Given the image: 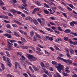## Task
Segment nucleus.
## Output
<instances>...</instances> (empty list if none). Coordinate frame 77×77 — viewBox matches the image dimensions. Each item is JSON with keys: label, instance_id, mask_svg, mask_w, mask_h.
<instances>
[{"label": "nucleus", "instance_id": "obj_1", "mask_svg": "<svg viewBox=\"0 0 77 77\" xmlns=\"http://www.w3.org/2000/svg\"><path fill=\"white\" fill-rule=\"evenodd\" d=\"M28 59L30 61H36L37 60V58L34 57V56L30 54H29L28 56Z\"/></svg>", "mask_w": 77, "mask_h": 77}, {"label": "nucleus", "instance_id": "obj_2", "mask_svg": "<svg viewBox=\"0 0 77 77\" xmlns=\"http://www.w3.org/2000/svg\"><path fill=\"white\" fill-rule=\"evenodd\" d=\"M55 67L57 68V70L59 71V72H60V73L62 72V71H61V70L62 71H63V69L64 68L63 66L60 64L58 65V66H55Z\"/></svg>", "mask_w": 77, "mask_h": 77}, {"label": "nucleus", "instance_id": "obj_3", "mask_svg": "<svg viewBox=\"0 0 77 77\" xmlns=\"http://www.w3.org/2000/svg\"><path fill=\"white\" fill-rule=\"evenodd\" d=\"M67 65L69 66H70V65L72 64V61L71 60H68L67 61Z\"/></svg>", "mask_w": 77, "mask_h": 77}, {"label": "nucleus", "instance_id": "obj_4", "mask_svg": "<svg viewBox=\"0 0 77 77\" xmlns=\"http://www.w3.org/2000/svg\"><path fill=\"white\" fill-rule=\"evenodd\" d=\"M3 35L5 36H7L8 38H11L12 36L11 35L7 33L3 34Z\"/></svg>", "mask_w": 77, "mask_h": 77}, {"label": "nucleus", "instance_id": "obj_5", "mask_svg": "<svg viewBox=\"0 0 77 77\" xmlns=\"http://www.w3.org/2000/svg\"><path fill=\"white\" fill-rule=\"evenodd\" d=\"M10 11L11 12H12L14 15H17V14H16V13H17V11L14 9H11L10 10Z\"/></svg>", "mask_w": 77, "mask_h": 77}, {"label": "nucleus", "instance_id": "obj_6", "mask_svg": "<svg viewBox=\"0 0 77 77\" xmlns=\"http://www.w3.org/2000/svg\"><path fill=\"white\" fill-rule=\"evenodd\" d=\"M57 59H60V60H63V62H65L66 63H67V60H65L62 58H61L60 57H57Z\"/></svg>", "mask_w": 77, "mask_h": 77}, {"label": "nucleus", "instance_id": "obj_7", "mask_svg": "<svg viewBox=\"0 0 77 77\" xmlns=\"http://www.w3.org/2000/svg\"><path fill=\"white\" fill-rule=\"evenodd\" d=\"M14 23H16V24H19V25H20V26H24V25L23 24L21 23H20L18 21L14 20Z\"/></svg>", "mask_w": 77, "mask_h": 77}, {"label": "nucleus", "instance_id": "obj_8", "mask_svg": "<svg viewBox=\"0 0 77 77\" xmlns=\"http://www.w3.org/2000/svg\"><path fill=\"white\" fill-rule=\"evenodd\" d=\"M20 48H22V49H27L29 48V47L26 46H21Z\"/></svg>", "mask_w": 77, "mask_h": 77}, {"label": "nucleus", "instance_id": "obj_9", "mask_svg": "<svg viewBox=\"0 0 77 77\" xmlns=\"http://www.w3.org/2000/svg\"><path fill=\"white\" fill-rule=\"evenodd\" d=\"M32 67L33 68V69L35 71H39V69L36 67L34 65H32Z\"/></svg>", "mask_w": 77, "mask_h": 77}, {"label": "nucleus", "instance_id": "obj_10", "mask_svg": "<svg viewBox=\"0 0 77 77\" xmlns=\"http://www.w3.org/2000/svg\"><path fill=\"white\" fill-rule=\"evenodd\" d=\"M15 65L16 66H18L20 69H21V68H20V63H18L17 62H16L15 63Z\"/></svg>", "mask_w": 77, "mask_h": 77}, {"label": "nucleus", "instance_id": "obj_11", "mask_svg": "<svg viewBox=\"0 0 77 77\" xmlns=\"http://www.w3.org/2000/svg\"><path fill=\"white\" fill-rule=\"evenodd\" d=\"M20 45H24V42L21 41H18L17 42Z\"/></svg>", "mask_w": 77, "mask_h": 77}, {"label": "nucleus", "instance_id": "obj_12", "mask_svg": "<svg viewBox=\"0 0 77 77\" xmlns=\"http://www.w3.org/2000/svg\"><path fill=\"white\" fill-rule=\"evenodd\" d=\"M14 34L15 36H16L17 37H20V35H18V33L16 32H14Z\"/></svg>", "mask_w": 77, "mask_h": 77}, {"label": "nucleus", "instance_id": "obj_13", "mask_svg": "<svg viewBox=\"0 0 77 77\" xmlns=\"http://www.w3.org/2000/svg\"><path fill=\"white\" fill-rule=\"evenodd\" d=\"M40 65L42 66L44 68H45L46 67V66L44 64V63L43 62H41L40 63Z\"/></svg>", "mask_w": 77, "mask_h": 77}, {"label": "nucleus", "instance_id": "obj_14", "mask_svg": "<svg viewBox=\"0 0 77 77\" xmlns=\"http://www.w3.org/2000/svg\"><path fill=\"white\" fill-rule=\"evenodd\" d=\"M52 63L54 65H55L56 66H57V65H58V64L57 62L54 61H52Z\"/></svg>", "mask_w": 77, "mask_h": 77}, {"label": "nucleus", "instance_id": "obj_15", "mask_svg": "<svg viewBox=\"0 0 77 77\" xmlns=\"http://www.w3.org/2000/svg\"><path fill=\"white\" fill-rule=\"evenodd\" d=\"M45 54H46L47 56H49L50 55V53H49L46 50H45Z\"/></svg>", "mask_w": 77, "mask_h": 77}, {"label": "nucleus", "instance_id": "obj_16", "mask_svg": "<svg viewBox=\"0 0 77 77\" xmlns=\"http://www.w3.org/2000/svg\"><path fill=\"white\" fill-rule=\"evenodd\" d=\"M35 35V32L33 31H31L30 32V35L31 37H33V35Z\"/></svg>", "mask_w": 77, "mask_h": 77}, {"label": "nucleus", "instance_id": "obj_17", "mask_svg": "<svg viewBox=\"0 0 77 77\" xmlns=\"http://www.w3.org/2000/svg\"><path fill=\"white\" fill-rule=\"evenodd\" d=\"M1 66L2 68V70H5V66H4V65L2 63L1 64Z\"/></svg>", "mask_w": 77, "mask_h": 77}, {"label": "nucleus", "instance_id": "obj_18", "mask_svg": "<svg viewBox=\"0 0 77 77\" xmlns=\"http://www.w3.org/2000/svg\"><path fill=\"white\" fill-rule=\"evenodd\" d=\"M35 35L36 36H37V37H38V38H40V39H42V38L41 37V36H40V35H39L37 33H36L35 32Z\"/></svg>", "mask_w": 77, "mask_h": 77}, {"label": "nucleus", "instance_id": "obj_19", "mask_svg": "<svg viewBox=\"0 0 77 77\" xmlns=\"http://www.w3.org/2000/svg\"><path fill=\"white\" fill-rule=\"evenodd\" d=\"M65 33H70L71 32V30L70 29H66L65 31Z\"/></svg>", "mask_w": 77, "mask_h": 77}, {"label": "nucleus", "instance_id": "obj_20", "mask_svg": "<svg viewBox=\"0 0 77 77\" xmlns=\"http://www.w3.org/2000/svg\"><path fill=\"white\" fill-rule=\"evenodd\" d=\"M2 16V18H3L4 19H5L6 20L8 19V16H6L4 15H3Z\"/></svg>", "mask_w": 77, "mask_h": 77}, {"label": "nucleus", "instance_id": "obj_21", "mask_svg": "<svg viewBox=\"0 0 77 77\" xmlns=\"http://www.w3.org/2000/svg\"><path fill=\"white\" fill-rule=\"evenodd\" d=\"M29 68L30 71H31V72H32V73H33V72H34V70H33V69L32 66H29Z\"/></svg>", "mask_w": 77, "mask_h": 77}, {"label": "nucleus", "instance_id": "obj_22", "mask_svg": "<svg viewBox=\"0 0 77 77\" xmlns=\"http://www.w3.org/2000/svg\"><path fill=\"white\" fill-rule=\"evenodd\" d=\"M43 4L44 5V7L45 8H49V5H48L47 4L45 3H44Z\"/></svg>", "mask_w": 77, "mask_h": 77}, {"label": "nucleus", "instance_id": "obj_23", "mask_svg": "<svg viewBox=\"0 0 77 77\" xmlns=\"http://www.w3.org/2000/svg\"><path fill=\"white\" fill-rule=\"evenodd\" d=\"M21 40L22 41H23V42H24L26 43L27 42V41H26V40L24 39V38H23V37H21Z\"/></svg>", "mask_w": 77, "mask_h": 77}, {"label": "nucleus", "instance_id": "obj_24", "mask_svg": "<svg viewBox=\"0 0 77 77\" xmlns=\"http://www.w3.org/2000/svg\"><path fill=\"white\" fill-rule=\"evenodd\" d=\"M60 41H61V38H57L55 40V42H59Z\"/></svg>", "mask_w": 77, "mask_h": 77}, {"label": "nucleus", "instance_id": "obj_25", "mask_svg": "<svg viewBox=\"0 0 77 77\" xmlns=\"http://www.w3.org/2000/svg\"><path fill=\"white\" fill-rule=\"evenodd\" d=\"M70 53L71 54H74V51L73 50V49H70Z\"/></svg>", "mask_w": 77, "mask_h": 77}, {"label": "nucleus", "instance_id": "obj_26", "mask_svg": "<svg viewBox=\"0 0 77 77\" xmlns=\"http://www.w3.org/2000/svg\"><path fill=\"white\" fill-rule=\"evenodd\" d=\"M54 47L55 48V49H56V50H58L59 51H60V49L59 48H58L57 46L56 45H55L54 46Z\"/></svg>", "mask_w": 77, "mask_h": 77}, {"label": "nucleus", "instance_id": "obj_27", "mask_svg": "<svg viewBox=\"0 0 77 77\" xmlns=\"http://www.w3.org/2000/svg\"><path fill=\"white\" fill-rule=\"evenodd\" d=\"M5 53L8 56V57H11V55H10V54H9V53L8 51H6Z\"/></svg>", "mask_w": 77, "mask_h": 77}, {"label": "nucleus", "instance_id": "obj_28", "mask_svg": "<svg viewBox=\"0 0 77 77\" xmlns=\"http://www.w3.org/2000/svg\"><path fill=\"white\" fill-rule=\"evenodd\" d=\"M46 30L48 31H49L50 32H53V31L52 30V29H51L50 28H46Z\"/></svg>", "mask_w": 77, "mask_h": 77}, {"label": "nucleus", "instance_id": "obj_29", "mask_svg": "<svg viewBox=\"0 0 77 77\" xmlns=\"http://www.w3.org/2000/svg\"><path fill=\"white\" fill-rule=\"evenodd\" d=\"M6 27L7 28H8V29H10V28H11V25L9 24H7L6 25Z\"/></svg>", "mask_w": 77, "mask_h": 77}, {"label": "nucleus", "instance_id": "obj_30", "mask_svg": "<svg viewBox=\"0 0 77 77\" xmlns=\"http://www.w3.org/2000/svg\"><path fill=\"white\" fill-rule=\"evenodd\" d=\"M38 31H39V32H40V33H43V34H44V35H45V34H46L45 32L43 31L42 30H39Z\"/></svg>", "mask_w": 77, "mask_h": 77}, {"label": "nucleus", "instance_id": "obj_31", "mask_svg": "<svg viewBox=\"0 0 77 77\" xmlns=\"http://www.w3.org/2000/svg\"><path fill=\"white\" fill-rule=\"evenodd\" d=\"M44 12L46 13V14H49V11L46 10H44Z\"/></svg>", "mask_w": 77, "mask_h": 77}, {"label": "nucleus", "instance_id": "obj_32", "mask_svg": "<svg viewBox=\"0 0 77 77\" xmlns=\"http://www.w3.org/2000/svg\"><path fill=\"white\" fill-rule=\"evenodd\" d=\"M33 41H36L37 39H36V37L35 36H34L32 38Z\"/></svg>", "mask_w": 77, "mask_h": 77}, {"label": "nucleus", "instance_id": "obj_33", "mask_svg": "<svg viewBox=\"0 0 77 77\" xmlns=\"http://www.w3.org/2000/svg\"><path fill=\"white\" fill-rule=\"evenodd\" d=\"M67 8L68 11H72V10L68 6H67Z\"/></svg>", "mask_w": 77, "mask_h": 77}, {"label": "nucleus", "instance_id": "obj_34", "mask_svg": "<svg viewBox=\"0 0 77 77\" xmlns=\"http://www.w3.org/2000/svg\"><path fill=\"white\" fill-rule=\"evenodd\" d=\"M60 12L61 14H63V15H64L66 18H67V16H66V14H65V13L62 12V11H60Z\"/></svg>", "mask_w": 77, "mask_h": 77}, {"label": "nucleus", "instance_id": "obj_35", "mask_svg": "<svg viewBox=\"0 0 77 77\" xmlns=\"http://www.w3.org/2000/svg\"><path fill=\"white\" fill-rule=\"evenodd\" d=\"M2 58L4 60V61H5V62H6V61H7V59L6 58V57H5V56H3Z\"/></svg>", "mask_w": 77, "mask_h": 77}, {"label": "nucleus", "instance_id": "obj_36", "mask_svg": "<svg viewBox=\"0 0 77 77\" xmlns=\"http://www.w3.org/2000/svg\"><path fill=\"white\" fill-rule=\"evenodd\" d=\"M45 65H46V66L47 67V68H48V67H49V66H50V65H49V64L48 63H45Z\"/></svg>", "mask_w": 77, "mask_h": 77}, {"label": "nucleus", "instance_id": "obj_37", "mask_svg": "<svg viewBox=\"0 0 77 77\" xmlns=\"http://www.w3.org/2000/svg\"><path fill=\"white\" fill-rule=\"evenodd\" d=\"M8 50H12V47L11 46H10L9 45H8Z\"/></svg>", "mask_w": 77, "mask_h": 77}, {"label": "nucleus", "instance_id": "obj_38", "mask_svg": "<svg viewBox=\"0 0 77 77\" xmlns=\"http://www.w3.org/2000/svg\"><path fill=\"white\" fill-rule=\"evenodd\" d=\"M11 26L13 27H18V26L17 25L14 24H12Z\"/></svg>", "mask_w": 77, "mask_h": 77}, {"label": "nucleus", "instance_id": "obj_39", "mask_svg": "<svg viewBox=\"0 0 77 77\" xmlns=\"http://www.w3.org/2000/svg\"><path fill=\"white\" fill-rule=\"evenodd\" d=\"M29 21H30V22H31L32 23V22L33 21V19L32 18L30 17H29Z\"/></svg>", "mask_w": 77, "mask_h": 77}, {"label": "nucleus", "instance_id": "obj_40", "mask_svg": "<svg viewBox=\"0 0 77 77\" xmlns=\"http://www.w3.org/2000/svg\"><path fill=\"white\" fill-rule=\"evenodd\" d=\"M52 10L54 11V12H55L56 10V8L54 7L52 8Z\"/></svg>", "mask_w": 77, "mask_h": 77}, {"label": "nucleus", "instance_id": "obj_41", "mask_svg": "<svg viewBox=\"0 0 77 77\" xmlns=\"http://www.w3.org/2000/svg\"><path fill=\"white\" fill-rule=\"evenodd\" d=\"M64 40L65 41H68L69 40V39L67 37H65L63 38Z\"/></svg>", "mask_w": 77, "mask_h": 77}, {"label": "nucleus", "instance_id": "obj_42", "mask_svg": "<svg viewBox=\"0 0 77 77\" xmlns=\"http://www.w3.org/2000/svg\"><path fill=\"white\" fill-rule=\"evenodd\" d=\"M56 75L58 77H61L60 74H59L57 72H56Z\"/></svg>", "mask_w": 77, "mask_h": 77}, {"label": "nucleus", "instance_id": "obj_43", "mask_svg": "<svg viewBox=\"0 0 77 77\" xmlns=\"http://www.w3.org/2000/svg\"><path fill=\"white\" fill-rule=\"evenodd\" d=\"M22 5L23 6L24 8H25V7H27V6H28V5L26 4V3L22 4Z\"/></svg>", "mask_w": 77, "mask_h": 77}, {"label": "nucleus", "instance_id": "obj_44", "mask_svg": "<svg viewBox=\"0 0 77 77\" xmlns=\"http://www.w3.org/2000/svg\"><path fill=\"white\" fill-rule=\"evenodd\" d=\"M22 5L23 6L24 8H25V7H27V6H28V5L26 4V3L22 4Z\"/></svg>", "mask_w": 77, "mask_h": 77}, {"label": "nucleus", "instance_id": "obj_45", "mask_svg": "<svg viewBox=\"0 0 77 77\" xmlns=\"http://www.w3.org/2000/svg\"><path fill=\"white\" fill-rule=\"evenodd\" d=\"M58 8L61 10H63V8L60 6H58Z\"/></svg>", "mask_w": 77, "mask_h": 77}, {"label": "nucleus", "instance_id": "obj_46", "mask_svg": "<svg viewBox=\"0 0 77 77\" xmlns=\"http://www.w3.org/2000/svg\"><path fill=\"white\" fill-rule=\"evenodd\" d=\"M33 23L35 25H37L38 24V21H37V20H34Z\"/></svg>", "mask_w": 77, "mask_h": 77}, {"label": "nucleus", "instance_id": "obj_47", "mask_svg": "<svg viewBox=\"0 0 77 77\" xmlns=\"http://www.w3.org/2000/svg\"><path fill=\"white\" fill-rule=\"evenodd\" d=\"M68 6L71 7V8H74V6L72 4H68Z\"/></svg>", "mask_w": 77, "mask_h": 77}, {"label": "nucleus", "instance_id": "obj_48", "mask_svg": "<svg viewBox=\"0 0 77 77\" xmlns=\"http://www.w3.org/2000/svg\"><path fill=\"white\" fill-rule=\"evenodd\" d=\"M57 29L58 30H59L61 32H62V28L60 27L59 26L58 27Z\"/></svg>", "mask_w": 77, "mask_h": 77}, {"label": "nucleus", "instance_id": "obj_49", "mask_svg": "<svg viewBox=\"0 0 77 77\" xmlns=\"http://www.w3.org/2000/svg\"><path fill=\"white\" fill-rule=\"evenodd\" d=\"M66 55L68 57H71V55H70V54L69 53H67L66 54Z\"/></svg>", "mask_w": 77, "mask_h": 77}, {"label": "nucleus", "instance_id": "obj_50", "mask_svg": "<svg viewBox=\"0 0 77 77\" xmlns=\"http://www.w3.org/2000/svg\"><path fill=\"white\" fill-rule=\"evenodd\" d=\"M17 55H20V56L22 55L21 54V53L19 52H17Z\"/></svg>", "mask_w": 77, "mask_h": 77}, {"label": "nucleus", "instance_id": "obj_51", "mask_svg": "<svg viewBox=\"0 0 77 77\" xmlns=\"http://www.w3.org/2000/svg\"><path fill=\"white\" fill-rule=\"evenodd\" d=\"M20 56L23 60H25L26 59V57H25L24 56L22 55Z\"/></svg>", "mask_w": 77, "mask_h": 77}, {"label": "nucleus", "instance_id": "obj_52", "mask_svg": "<svg viewBox=\"0 0 77 77\" xmlns=\"http://www.w3.org/2000/svg\"><path fill=\"white\" fill-rule=\"evenodd\" d=\"M45 72V74H47V75H48V72L47 70H44Z\"/></svg>", "mask_w": 77, "mask_h": 77}, {"label": "nucleus", "instance_id": "obj_53", "mask_svg": "<svg viewBox=\"0 0 77 77\" xmlns=\"http://www.w3.org/2000/svg\"><path fill=\"white\" fill-rule=\"evenodd\" d=\"M50 18L52 20H56V18H55L54 17H50Z\"/></svg>", "mask_w": 77, "mask_h": 77}, {"label": "nucleus", "instance_id": "obj_54", "mask_svg": "<svg viewBox=\"0 0 77 77\" xmlns=\"http://www.w3.org/2000/svg\"><path fill=\"white\" fill-rule=\"evenodd\" d=\"M70 25L71 26H72V27H74V23H72V22H70Z\"/></svg>", "mask_w": 77, "mask_h": 77}, {"label": "nucleus", "instance_id": "obj_55", "mask_svg": "<svg viewBox=\"0 0 77 77\" xmlns=\"http://www.w3.org/2000/svg\"><path fill=\"white\" fill-rule=\"evenodd\" d=\"M32 28L33 29H34V30H37V29L36 28V27L35 26H32Z\"/></svg>", "mask_w": 77, "mask_h": 77}, {"label": "nucleus", "instance_id": "obj_56", "mask_svg": "<svg viewBox=\"0 0 77 77\" xmlns=\"http://www.w3.org/2000/svg\"><path fill=\"white\" fill-rule=\"evenodd\" d=\"M23 75L24 76H25V77H29V76H28V75H27V74L26 73H24L23 74Z\"/></svg>", "mask_w": 77, "mask_h": 77}, {"label": "nucleus", "instance_id": "obj_57", "mask_svg": "<svg viewBox=\"0 0 77 77\" xmlns=\"http://www.w3.org/2000/svg\"><path fill=\"white\" fill-rule=\"evenodd\" d=\"M16 13L17 14H23L22 12H21L20 11H17V12Z\"/></svg>", "mask_w": 77, "mask_h": 77}, {"label": "nucleus", "instance_id": "obj_58", "mask_svg": "<svg viewBox=\"0 0 77 77\" xmlns=\"http://www.w3.org/2000/svg\"><path fill=\"white\" fill-rule=\"evenodd\" d=\"M4 5V3L3 2L1 1L0 2V6H3Z\"/></svg>", "mask_w": 77, "mask_h": 77}, {"label": "nucleus", "instance_id": "obj_59", "mask_svg": "<svg viewBox=\"0 0 77 77\" xmlns=\"http://www.w3.org/2000/svg\"><path fill=\"white\" fill-rule=\"evenodd\" d=\"M6 32H7V33H12V32L11 31H10V30H7L6 31Z\"/></svg>", "mask_w": 77, "mask_h": 77}, {"label": "nucleus", "instance_id": "obj_60", "mask_svg": "<svg viewBox=\"0 0 77 77\" xmlns=\"http://www.w3.org/2000/svg\"><path fill=\"white\" fill-rule=\"evenodd\" d=\"M49 41H52L53 40V38L51 37H49Z\"/></svg>", "mask_w": 77, "mask_h": 77}, {"label": "nucleus", "instance_id": "obj_61", "mask_svg": "<svg viewBox=\"0 0 77 77\" xmlns=\"http://www.w3.org/2000/svg\"><path fill=\"white\" fill-rule=\"evenodd\" d=\"M37 21L40 23V24L42 23V21H41V20L40 19H37Z\"/></svg>", "mask_w": 77, "mask_h": 77}, {"label": "nucleus", "instance_id": "obj_62", "mask_svg": "<svg viewBox=\"0 0 77 77\" xmlns=\"http://www.w3.org/2000/svg\"><path fill=\"white\" fill-rule=\"evenodd\" d=\"M10 42H11V43H14V42H16V41L15 40H10Z\"/></svg>", "mask_w": 77, "mask_h": 77}, {"label": "nucleus", "instance_id": "obj_63", "mask_svg": "<svg viewBox=\"0 0 77 77\" xmlns=\"http://www.w3.org/2000/svg\"><path fill=\"white\" fill-rule=\"evenodd\" d=\"M69 42L71 44H73V42H72V40H71V39L69 40Z\"/></svg>", "mask_w": 77, "mask_h": 77}, {"label": "nucleus", "instance_id": "obj_64", "mask_svg": "<svg viewBox=\"0 0 77 77\" xmlns=\"http://www.w3.org/2000/svg\"><path fill=\"white\" fill-rule=\"evenodd\" d=\"M72 77H77V75L76 74L72 75Z\"/></svg>", "mask_w": 77, "mask_h": 77}]
</instances>
